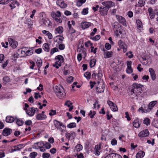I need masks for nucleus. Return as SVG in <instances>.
I'll list each match as a JSON object with an SVG mask.
<instances>
[{
	"label": "nucleus",
	"mask_w": 158,
	"mask_h": 158,
	"mask_svg": "<svg viewBox=\"0 0 158 158\" xmlns=\"http://www.w3.org/2000/svg\"><path fill=\"white\" fill-rule=\"evenodd\" d=\"M149 71L150 73L152 80L154 81L156 79V74L154 69L152 68H150L149 69Z\"/></svg>",
	"instance_id": "412c9836"
},
{
	"label": "nucleus",
	"mask_w": 158,
	"mask_h": 158,
	"mask_svg": "<svg viewBox=\"0 0 158 158\" xmlns=\"http://www.w3.org/2000/svg\"><path fill=\"white\" fill-rule=\"evenodd\" d=\"M86 0H78L77 2V5L78 6H81L82 4L85 2Z\"/></svg>",
	"instance_id": "ea45409f"
},
{
	"label": "nucleus",
	"mask_w": 158,
	"mask_h": 158,
	"mask_svg": "<svg viewBox=\"0 0 158 158\" xmlns=\"http://www.w3.org/2000/svg\"><path fill=\"white\" fill-rule=\"evenodd\" d=\"M24 144H19L17 146H15L13 147L11 150V152H12L15 151L20 150L24 147Z\"/></svg>",
	"instance_id": "f3484780"
},
{
	"label": "nucleus",
	"mask_w": 158,
	"mask_h": 158,
	"mask_svg": "<svg viewBox=\"0 0 158 158\" xmlns=\"http://www.w3.org/2000/svg\"><path fill=\"white\" fill-rule=\"evenodd\" d=\"M15 121L17 124L19 126H22L24 123V121L20 118H15Z\"/></svg>",
	"instance_id": "72a5a7b5"
},
{
	"label": "nucleus",
	"mask_w": 158,
	"mask_h": 158,
	"mask_svg": "<svg viewBox=\"0 0 158 158\" xmlns=\"http://www.w3.org/2000/svg\"><path fill=\"white\" fill-rule=\"evenodd\" d=\"M105 47L106 49L109 50L111 48V46L110 44L108 43H106L105 44Z\"/></svg>",
	"instance_id": "774afa93"
},
{
	"label": "nucleus",
	"mask_w": 158,
	"mask_h": 158,
	"mask_svg": "<svg viewBox=\"0 0 158 158\" xmlns=\"http://www.w3.org/2000/svg\"><path fill=\"white\" fill-rule=\"evenodd\" d=\"M126 55L129 58H131L133 57V55L132 54V52L131 51H129L127 52Z\"/></svg>",
	"instance_id": "3c124183"
},
{
	"label": "nucleus",
	"mask_w": 158,
	"mask_h": 158,
	"mask_svg": "<svg viewBox=\"0 0 158 158\" xmlns=\"http://www.w3.org/2000/svg\"><path fill=\"white\" fill-rule=\"evenodd\" d=\"M149 132L147 129H145L140 131L139 134L138 135L140 138L147 137L149 135Z\"/></svg>",
	"instance_id": "a211bd4d"
},
{
	"label": "nucleus",
	"mask_w": 158,
	"mask_h": 158,
	"mask_svg": "<svg viewBox=\"0 0 158 158\" xmlns=\"http://www.w3.org/2000/svg\"><path fill=\"white\" fill-rule=\"evenodd\" d=\"M55 33L61 34L63 32V28L62 26H59L55 29Z\"/></svg>",
	"instance_id": "f704fd0d"
},
{
	"label": "nucleus",
	"mask_w": 158,
	"mask_h": 158,
	"mask_svg": "<svg viewBox=\"0 0 158 158\" xmlns=\"http://www.w3.org/2000/svg\"><path fill=\"white\" fill-rule=\"evenodd\" d=\"M55 127L57 129L61 130L62 128H65L66 127L63 124L60 122L57 121L56 120H55L53 121Z\"/></svg>",
	"instance_id": "1a4fd4ad"
},
{
	"label": "nucleus",
	"mask_w": 158,
	"mask_h": 158,
	"mask_svg": "<svg viewBox=\"0 0 158 158\" xmlns=\"http://www.w3.org/2000/svg\"><path fill=\"white\" fill-rule=\"evenodd\" d=\"M76 127V124L75 123H71L67 125V127L69 128H72L75 127Z\"/></svg>",
	"instance_id": "79ce46f5"
},
{
	"label": "nucleus",
	"mask_w": 158,
	"mask_h": 158,
	"mask_svg": "<svg viewBox=\"0 0 158 158\" xmlns=\"http://www.w3.org/2000/svg\"><path fill=\"white\" fill-rule=\"evenodd\" d=\"M56 114V111L55 110H50V112L49 113V114L50 116H52L55 115Z\"/></svg>",
	"instance_id": "bf43d9fd"
},
{
	"label": "nucleus",
	"mask_w": 158,
	"mask_h": 158,
	"mask_svg": "<svg viewBox=\"0 0 158 158\" xmlns=\"http://www.w3.org/2000/svg\"><path fill=\"white\" fill-rule=\"evenodd\" d=\"M108 10L107 8H105L104 6H101L99 8V12L100 14L102 16L107 15Z\"/></svg>",
	"instance_id": "dca6fc26"
},
{
	"label": "nucleus",
	"mask_w": 158,
	"mask_h": 158,
	"mask_svg": "<svg viewBox=\"0 0 158 158\" xmlns=\"http://www.w3.org/2000/svg\"><path fill=\"white\" fill-rule=\"evenodd\" d=\"M88 13V8L84 9L81 12L82 15H87Z\"/></svg>",
	"instance_id": "603ef678"
},
{
	"label": "nucleus",
	"mask_w": 158,
	"mask_h": 158,
	"mask_svg": "<svg viewBox=\"0 0 158 158\" xmlns=\"http://www.w3.org/2000/svg\"><path fill=\"white\" fill-rule=\"evenodd\" d=\"M3 80L5 83H6L10 81V78L8 76H5L3 78Z\"/></svg>",
	"instance_id": "5fc2aeb1"
},
{
	"label": "nucleus",
	"mask_w": 158,
	"mask_h": 158,
	"mask_svg": "<svg viewBox=\"0 0 158 158\" xmlns=\"http://www.w3.org/2000/svg\"><path fill=\"white\" fill-rule=\"evenodd\" d=\"M96 59H94L90 60L89 63V65L91 67H94L96 63Z\"/></svg>",
	"instance_id": "58836bf2"
},
{
	"label": "nucleus",
	"mask_w": 158,
	"mask_h": 158,
	"mask_svg": "<svg viewBox=\"0 0 158 158\" xmlns=\"http://www.w3.org/2000/svg\"><path fill=\"white\" fill-rule=\"evenodd\" d=\"M58 51V48H52L51 51L50 53L52 55L55 52Z\"/></svg>",
	"instance_id": "680f3d73"
},
{
	"label": "nucleus",
	"mask_w": 158,
	"mask_h": 158,
	"mask_svg": "<svg viewBox=\"0 0 158 158\" xmlns=\"http://www.w3.org/2000/svg\"><path fill=\"white\" fill-rule=\"evenodd\" d=\"M35 112V110L34 109V107L30 108L26 111V113L29 116H32L34 115Z\"/></svg>",
	"instance_id": "4be33fe9"
},
{
	"label": "nucleus",
	"mask_w": 158,
	"mask_h": 158,
	"mask_svg": "<svg viewBox=\"0 0 158 158\" xmlns=\"http://www.w3.org/2000/svg\"><path fill=\"white\" fill-rule=\"evenodd\" d=\"M8 40L10 45L13 48H15L18 46V42L15 40L10 38H8Z\"/></svg>",
	"instance_id": "9d476101"
},
{
	"label": "nucleus",
	"mask_w": 158,
	"mask_h": 158,
	"mask_svg": "<svg viewBox=\"0 0 158 158\" xmlns=\"http://www.w3.org/2000/svg\"><path fill=\"white\" fill-rule=\"evenodd\" d=\"M15 120V118L11 116H7L6 118V121L7 123H12Z\"/></svg>",
	"instance_id": "2f4dec72"
},
{
	"label": "nucleus",
	"mask_w": 158,
	"mask_h": 158,
	"mask_svg": "<svg viewBox=\"0 0 158 158\" xmlns=\"http://www.w3.org/2000/svg\"><path fill=\"white\" fill-rule=\"evenodd\" d=\"M148 12L151 19H153L155 17V14L153 13V10L151 7H150L148 9Z\"/></svg>",
	"instance_id": "c85d7f7f"
},
{
	"label": "nucleus",
	"mask_w": 158,
	"mask_h": 158,
	"mask_svg": "<svg viewBox=\"0 0 158 158\" xmlns=\"http://www.w3.org/2000/svg\"><path fill=\"white\" fill-rule=\"evenodd\" d=\"M34 145L36 149L39 148L42 152L45 151L46 149H49L51 147V145L49 143L43 141L36 143Z\"/></svg>",
	"instance_id": "f257e3e1"
},
{
	"label": "nucleus",
	"mask_w": 158,
	"mask_h": 158,
	"mask_svg": "<svg viewBox=\"0 0 158 158\" xmlns=\"http://www.w3.org/2000/svg\"><path fill=\"white\" fill-rule=\"evenodd\" d=\"M20 4L17 0H12L11 3L9 4V6L11 10L15 8L16 6L19 7Z\"/></svg>",
	"instance_id": "ddd939ff"
},
{
	"label": "nucleus",
	"mask_w": 158,
	"mask_h": 158,
	"mask_svg": "<svg viewBox=\"0 0 158 158\" xmlns=\"http://www.w3.org/2000/svg\"><path fill=\"white\" fill-rule=\"evenodd\" d=\"M126 72L127 73L130 74L132 72L133 69L131 67H130V68L127 67L126 69Z\"/></svg>",
	"instance_id": "69168bd1"
},
{
	"label": "nucleus",
	"mask_w": 158,
	"mask_h": 158,
	"mask_svg": "<svg viewBox=\"0 0 158 158\" xmlns=\"http://www.w3.org/2000/svg\"><path fill=\"white\" fill-rule=\"evenodd\" d=\"M132 86L133 89L131 90V92L137 95V94H139L141 93V92L139 91V92H137L136 89H139L140 90L142 89V88L144 86L140 84L134 83L132 85Z\"/></svg>",
	"instance_id": "20e7f679"
},
{
	"label": "nucleus",
	"mask_w": 158,
	"mask_h": 158,
	"mask_svg": "<svg viewBox=\"0 0 158 158\" xmlns=\"http://www.w3.org/2000/svg\"><path fill=\"white\" fill-rule=\"evenodd\" d=\"M118 44L119 47L121 49H123V52L125 53L127 50V46L126 44L122 40H119L118 42Z\"/></svg>",
	"instance_id": "f8f14e48"
},
{
	"label": "nucleus",
	"mask_w": 158,
	"mask_h": 158,
	"mask_svg": "<svg viewBox=\"0 0 158 158\" xmlns=\"http://www.w3.org/2000/svg\"><path fill=\"white\" fill-rule=\"evenodd\" d=\"M77 52H81L84 55L86 54L85 49L84 48L83 46H81L80 47H78L77 48Z\"/></svg>",
	"instance_id": "7c9ffc66"
},
{
	"label": "nucleus",
	"mask_w": 158,
	"mask_h": 158,
	"mask_svg": "<svg viewBox=\"0 0 158 158\" xmlns=\"http://www.w3.org/2000/svg\"><path fill=\"white\" fill-rule=\"evenodd\" d=\"M12 0H1L0 1V4H6L8 3L9 2H11Z\"/></svg>",
	"instance_id": "a18cd8bd"
},
{
	"label": "nucleus",
	"mask_w": 158,
	"mask_h": 158,
	"mask_svg": "<svg viewBox=\"0 0 158 158\" xmlns=\"http://www.w3.org/2000/svg\"><path fill=\"white\" fill-rule=\"evenodd\" d=\"M82 146L81 144H77L75 147V148L77 150V151L79 152L82 149Z\"/></svg>",
	"instance_id": "de8ad7c7"
},
{
	"label": "nucleus",
	"mask_w": 158,
	"mask_h": 158,
	"mask_svg": "<svg viewBox=\"0 0 158 158\" xmlns=\"http://www.w3.org/2000/svg\"><path fill=\"white\" fill-rule=\"evenodd\" d=\"M96 114V112L94 111L90 110L88 114V115L90 116V117L92 118L94 117V116Z\"/></svg>",
	"instance_id": "c03bdc74"
},
{
	"label": "nucleus",
	"mask_w": 158,
	"mask_h": 158,
	"mask_svg": "<svg viewBox=\"0 0 158 158\" xmlns=\"http://www.w3.org/2000/svg\"><path fill=\"white\" fill-rule=\"evenodd\" d=\"M26 23L29 25L32 26L33 24V21L30 18H27L26 20Z\"/></svg>",
	"instance_id": "8fccbe9b"
},
{
	"label": "nucleus",
	"mask_w": 158,
	"mask_h": 158,
	"mask_svg": "<svg viewBox=\"0 0 158 158\" xmlns=\"http://www.w3.org/2000/svg\"><path fill=\"white\" fill-rule=\"evenodd\" d=\"M145 4V2L144 0H139L138 3V6L140 7H142Z\"/></svg>",
	"instance_id": "49530a36"
},
{
	"label": "nucleus",
	"mask_w": 158,
	"mask_h": 158,
	"mask_svg": "<svg viewBox=\"0 0 158 158\" xmlns=\"http://www.w3.org/2000/svg\"><path fill=\"white\" fill-rule=\"evenodd\" d=\"M112 27L114 32L116 34L118 32L120 33V32L121 31V26L117 22H114L112 25Z\"/></svg>",
	"instance_id": "423d86ee"
},
{
	"label": "nucleus",
	"mask_w": 158,
	"mask_h": 158,
	"mask_svg": "<svg viewBox=\"0 0 158 158\" xmlns=\"http://www.w3.org/2000/svg\"><path fill=\"white\" fill-rule=\"evenodd\" d=\"M56 4L61 8H65L67 6V4L64 2V0H57Z\"/></svg>",
	"instance_id": "2eb2a0df"
},
{
	"label": "nucleus",
	"mask_w": 158,
	"mask_h": 158,
	"mask_svg": "<svg viewBox=\"0 0 158 158\" xmlns=\"http://www.w3.org/2000/svg\"><path fill=\"white\" fill-rule=\"evenodd\" d=\"M102 4L105 8H107L108 10L109 8L114 6H115V3L114 2L110 1L102 2Z\"/></svg>",
	"instance_id": "39448f33"
},
{
	"label": "nucleus",
	"mask_w": 158,
	"mask_h": 158,
	"mask_svg": "<svg viewBox=\"0 0 158 158\" xmlns=\"http://www.w3.org/2000/svg\"><path fill=\"white\" fill-rule=\"evenodd\" d=\"M81 27L83 29H85L88 28L91 24V23L87 22H82L81 23Z\"/></svg>",
	"instance_id": "b1692460"
},
{
	"label": "nucleus",
	"mask_w": 158,
	"mask_h": 158,
	"mask_svg": "<svg viewBox=\"0 0 158 158\" xmlns=\"http://www.w3.org/2000/svg\"><path fill=\"white\" fill-rule=\"evenodd\" d=\"M84 76L87 79L89 80L91 77V74L89 72H87L85 73Z\"/></svg>",
	"instance_id": "37998d69"
},
{
	"label": "nucleus",
	"mask_w": 158,
	"mask_h": 158,
	"mask_svg": "<svg viewBox=\"0 0 158 158\" xmlns=\"http://www.w3.org/2000/svg\"><path fill=\"white\" fill-rule=\"evenodd\" d=\"M150 120L148 118H145L143 121V123L147 126H148L150 124Z\"/></svg>",
	"instance_id": "4c0bfd02"
},
{
	"label": "nucleus",
	"mask_w": 158,
	"mask_h": 158,
	"mask_svg": "<svg viewBox=\"0 0 158 158\" xmlns=\"http://www.w3.org/2000/svg\"><path fill=\"white\" fill-rule=\"evenodd\" d=\"M101 149V144L97 145L95 146L94 150V154L97 156H99L100 154V151Z\"/></svg>",
	"instance_id": "6ab92c4d"
},
{
	"label": "nucleus",
	"mask_w": 158,
	"mask_h": 158,
	"mask_svg": "<svg viewBox=\"0 0 158 158\" xmlns=\"http://www.w3.org/2000/svg\"><path fill=\"white\" fill-rule=\"evenodd\" d=\"M12 132V130L9 128H5L3 131L2 134L4 136H7Z\"/></svg>",
	"instance_id": "aec40b11"
},
{
	"label": "nucleus",
	"mask_w": 158,
	"mask_h": 158,
	"mask_svg": "<svg viewBox=\"0 0 158 158\" xmlns=\"http://www.w3.org/2000/svg\"><path fill=\"white\" fill-rule=\"evenodd\" d=\"M36 63L38 68L40 69L42 64V61L41 58L40 57L37 58L36 60Z\"/></svg>",
	"instance_id": "c756f323"
},
{
	"label": "nucleus",
	"mask_w": 158,
	"mask_h": 158,
	"mask_svg": "<svg viewBox=\"0 0 158 158\" xmlns=\"http://www.w3.org/2000/svg\"><path fill=\"white\" fill-rule=\"evenodd\" d=\"M156 102L155 101H153L150 102L148 106L147 105V108L148 111V112L150 111L153 108V107L156 104Z\"/></svg>",
	"instance_id": "a878e982"
},
{
	"label": "nucleus",
	"mask_w": 158,
	"mask_h": 158,
	"mask_svg": "<svg viewBox=\"0 0 158 158\" xmlns=\"http://www.w3.org/2000/svg\"><path fill=\"white\" fill-rule=\"evenodd\" d=\"M44 26L50 27L52 26V23L51 21L47 18H43L41 20Z\"/></svg>",
	"instance_id": "0eeeda50"
},
{
	"label": "nucleus",
	"mask_w": 158,
	"mask_h": 158,
	"mask_svg": "<svg viewBox=\"0 0 158 158\" xmlns=\"http://www.w3.org/2000/svg\"><path fill=\"white\" fill-rule=\"evenodd\" d=\"M145 155V152L143 151H139L136 155V158H142Z\"/></svg>",
	"instance_id": "473e14b6"
},
{
	"label": "nucleus",
	"mask_w": 158,
	"mask_h": 158,
	"mask_svg": "<svg viewBox=\"0 0 158 158\" xmlns=\"http://www.w3.org/2000/svg\"><path fill=\"white\" fill-rule=\"evenodd\" d=\"M50 156L49 153H44L42 154V157L43 158H48Z\"/></svg>",
	"instance_id": "e2e57ef3"
},
{
	"label": "nucleus",
	"mask_w": 158,
	"mask_h": 158,
	"mask_svg": "<svg viewBox=\"0 0 158 158\" xmlns=\"http://www.w3.org/2000/svg\"><path fill=\"white\" fill-rule=\"evenodd\" d=\"M37 155V153L36 152H33L30 153V156L31 158H35Z\"/></svg>",
	"instance_id": "864d4df0"
},
{
	"label": "nucleus",
	"mask_w": 158,
	"mask_h": 158,
	"mask_svg": "<svg viewBox=\"0 0 158 158\" xmlns=\"http://www.w3.org/2000/svg\"><path fill=\"white\" fill-rule=\"evenodd\" d=\"M85 46L87 48L90 46H93V44L91 43L90 41H88L87 42H86L85 44Z\"/></svg>",
	"instance_id": "4d7b16f0"
},
{
	"label": "nucleus",
	"mask_w": 158,
	"mask_h": 158,
	"mask_svg": "<svg viewBox=\"0 0 158 158\" xmlns=\"http://www.w3.org/2000/svg\"><path fill=\"white\" fill-rule=\"evenodd\" d=\"M29 62L30 64V65H31L30 68L31 69H33L35 65V62L31 60H29Z\"/></svg>",
	"instance_id": "13d9d810"
},
{
	"label": "nucleus",
	"mask_w": 158,
	"mask_h": 158,
	"mask_svg": "<svg viewBox=\"0 0 158 158\" xmlns=\"http://www.w3.org/2000/svg\"><path fill=\"white\" fill-rule=\"evenodd\" d=\"M136 22L137 29L140 31L143 27L142 22L140 19H138L136 20Z\"/></svg>",
	"instance_id": "5701e85b"
},
{
	"label": "nucleus",
	"mask_w": 158,
	"mask_h": 158,
	"mask_svg": "<svg viewBox=\"0 0 158 158\" xmlns=\"http://www.w3.org/2000/svg\"><path fill=\"white\" fill-rule=\"evenodd\" d=\"M107 104L110 106V109L113 111H116L118 110V108L116 105L112 101L108 100L107 102Z\"/></svg>",
	"instance_id": "4468645a"
},
{
	"label": "nucleus",
	"mask_w": 158,
	"mask_h": 158,
	"mask_svg": "<svg viewBox=\"0 0 158 158\" xmlns=\"http://www.w3.org/2000/svg\"><path fill=\"white\" fill-rule=\"evenodd\" d=\"M116 17L117 20L119 23L125 27L127 26L126 21L124 17L118 15H116Z\"/></svg>",
	"instance_id": "6e6552de"
},
{
	"label": "nucleus",
	"mask_w": 158,
	"mask_h": 158,
	"mask_svg": "<svg viewBox=\"0 0 158 158\" xmlns=\"http://www.w3.org/2000/svg\"><path fill=\"white\" fill-rule=\"evenodd\" d=\"M104 90V88L102 86L101 88L97 87L96 88V91L98 93L103 92Z\"/></svg>",
	"instance_id": "a19ab883"
},
{
	"label": "nucleus",
	"mask_w": 158,
	"mask_h": 158,
	"mask_svg": "<svg viewBox=\"0 0 158 158\" xmlns=\"http://www.w3.org/2000/svg\"><path fill=\"white\" fill-rule=\"evenodd\" d=\"M139 111H141L143 113H147L148 112H149L148 111V109H144L142 107H141L139 108Z\"/></svg>",
	"instance_id": "338daca9"
},
{
	"label": "nucleus",
	"mask_w": 158,
	"mask_h": 158,
	"mask_svg": "<svg viewBox=\"0 0 158 158\" xmlns=\"http://www.w3.org/2000/svg\"><path fill=\"white\" fill-rule=\"evenodd\" d=\"M73 103L70 102L69 100L67 101L65 103L64 105L67 106L68 107H69L71 106H72Z\"/></svg>",
	"instance_id": "6e6d98bb"
},
{
	"label": "nucleus",
	"mask_w": 158,
	"mask_h": 158,
	"mask_svg": "<svg viewBox=\"0 0 158 158\" xmlns=\"http://www.w3.org/2000/svg\"><path fill=\"white\" fill-rule=\"evenodd\" d=\"M65 45L64 44H60L58 45L59 48L60 50H63L65 48Z\"/></svg>",
	"instance_id": "052dcab7"
},
{
	"label": "nucleus",
	"mask_w": 158,
	"mask_h": 158,
	"mask_svg": "<svg viewBox=\"0 0 158 158\" xmlns=\"http://www.w3.org/2000/svg\"><path fill=\"white\" fill-rule=\"evenodd\" d=\"M36 118L38 120H43L47 118V116L44 114H39L36 116Z\"/></svg>",
	"instance_id": "393cba45"
},
{
	"label": "nucleus",
	"mask_w": 158,
	"mask_h": 158,
	"mask_svg": "<svg viewBox=\"0 0 158 158\" xmlns=\"http://www.w3.org/2000/svg\"><path fill=\"white\" fill-rule=\"evenodd\" d=\"M100 36L99 35H97L94 37H91V39L93 40L97 41L100 39Z\"/></svg>",
	"instance_id": "09e8293b"
},
{
	"label": "nucleus",
	"mask_w": 158,
	"mask_h": 158,
	"mask_svg": "<svg viewBox=\"0 0 158 158\" xmlns=\"http://www.w3.org/2000/svg\"><path fill=\"white\" fill-rule=\"evenodd\" d=\"M73 77L72 76H70L67 79V81L68 83H71L73 81Z\"/></svg>",
	"instance_id": "0e129e2a"
},
{
	"label": "nucleus",
	"mask_w": 158,
	"mask_h": 158,
	"mask_svg": "<svg viewBox=\"0 0 158 158\" xmlns=\"http://www.w3.org/2000/svg\"><path fill=\"white\" fill-rule=\"evenodd\" d=\"M133 125L136 128H139L140 125L139 119L137 118L135 119L133 123Z\"/></svg>",
	"instance_id": "cd10ccee"
},
{
	"label": "nucleus",
	"mask_w": 158,
	"mask_h": 158,
	"mask_svg": "<svg viewBox=\"0 0 158 158\" xmlns=\"http://www.w3.org/2000/svg\"><path fill=\"white\" fill-rule=\"evenodd\" d=\"M54 92L57 97L60 99L66 96L64 89L61 86H56Z\"/></svg>",
	"instance_id": "f03ea898"
},
{
	"label": "nucleus",
	"mask_w": 158,
	"mask_h": 158,
	"mask_svg": "<svg viewBox=\"0 0 158 158\" xmlns=\"http://www.w3.org/2000/svg\"><path fill=\"white\" fill-rule=\"evenodd\" d=\"M102 51L103 52V56L105 59L109 58L113 55V52L112 51H108L103 48Z\"/></svg>",
	"instance_id": "9b49d317"
},
{
	"label": "nucleus",
	"mask_w": 158,
	"mask_h": 158,
	"mask_svg": "<svg viewBox=\"0 0 158 158\" xmlns=\"http://www.w3.org/2000/svg\"><path fill=\"white\" fill-rule=\"evenodd\" d=\"M106 153L107 154V155L109 156L108 158H123L120 155L117 154L111 153L108 154L107 153Z\"/></svg>",
	"instance_id": "bb28decb"
},
{
	"label": "nucleus",
	"mask_w": 158,
	"mask_h": 158,
	"mask_svg": "<svg viewBox=\"0 0 158 158\" xmlns=\"http://www.w3.org/2000/svg\"><path fill=\"white\" fill-rule=\"evenodd\" d=\"M55 60L56 62L55 64L53 65V66L58 69L59 66H61V64L64 62V59L62 55H59L55 57Z\"/></svg>",
	"instance_id": "7ed1b4c3"
},
{
	"label": "nucleus",
	"mask_w": 158,
	"mask_h": 158,
	"mask_svg": "<svg viewBox=\"0 0 158 158\" xmlns=\"http://www.w3.org/2000/svg\"><path fill=\"white\" fill-rule=\"evenodd\" d=\"M43 48L44 51L49 52L50 50L49 45L47 43H45L43 44Z\"/></svg>",
	"instance_id": "c9c22d12"
},
{
	"label": "nucleus",
	"mask_w": 158,
	"mask_h": 158,
	"mask_svg": "<svg viewBox=\"0 0 158 158\" xmlns=\"http://www.w3.org/2000/svg\"><path fill=\"white\" fill-rule=\"evenodd\" d=\"M93 109H95L96 107V106H97V107L98 109H99L100 107V105L99 103V102L97 100H95V102L93 104Z\"/></svg>",
	"instance_id": "e433bc0d"
}]
</instances>
